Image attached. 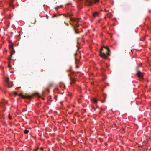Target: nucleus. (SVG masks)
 I'll return each instance as SVG.
<instances>
[{
  "instance_id": "nucleus-4",
  "label": "nucleus",
  "mask_w": 151,
  "mask_h": 151,
  "mask_svg": "<svg viewBox=\"0 0 151 151\" xmlns=\"http://www.w3.org/2000/svg\"><path fill=\"white\" fill-rule=\"evenodd\" d=\"M65 88V85L62 83H60L58 87V90H63Z\"/></svg>"
},
{
  "instance_id": "nucleus-15",
  "label": "nucleus",
  "mask_w": 151,
  "mask_h": 151,
  "mask_svg": "<svg viewBox=\"0 0 151 151\" xmlns=\"http://www.w3.org/2000/svg\"><path fill=\"white\" fill-rule=\"evenodd\" d=\"M79 26V24H76V27H78Z\"/></svg>"
},
{
  "instance_id": "nucleus-20",
  "label": "nucleus",
  "mask_w": 151,
  "mask_h": 151,
  "mask_svg": "<svg viewBox=\"0 0 151 151\" xmlns=\"http://www.w3.org/2000/svg\"><path fill=\"white\" fill-rule=\"evenodd\" d=\"M2 106V104H0V106Z\"/></svg>"
},
{
  "instance_id": "nucleus-7",
  "label": "nucleus",
  "mask_w": 151,
  "mask_h": 151,
  "mask_svg": "<svg viewBox=\"0 0 151 151\" xmlns=\"http://www.w3.org/2000/svg\"><path fill=\"white\" fill-rule=\"evenodd\" d=\"M76 81V80L75 79L72 78L70 79V83L71 85H72L74 84Z\"/></svg>"
},
{
  "instance_id": "nucleus-12",
  "label": "nucleus",
  "mask_w": 151,
  "mask_h": 151,
  "mask_svg": "<svg viewBox=\"0 0 151 151\" xmlns=\"http://www.w3.org/2000/svg\"><path fill=\"white\" fill-rule=\"evenodd\" d=\"M29 132V131L28 130L26 129L24 131V133L26 134L28 133Z\"/></svg>"
},
{
  "instance_id": "nucleus-6",
  "label": "nucleus",
  "mask_w": 151,
  "mask_h": 151,
  "mask_svg": "<svg viewBox=\"0 0 151 151\" xmlns=\"http://www.w3.org/2000/svg\"><path fill=\"white\" fill-rule=\"evenodd\" d=\"M99 12H96L93 13V15L94 17H96L98 16Z\"/></svg>"
},
{
  "instance_id": "nucleus-17",
  "label": "nucleus",
  "mask_w": 151,
  "mask_h": 151,
  "mask_svg": "<svg viewBox=\"0 0 151 151\" xmlns=\"http://www.w3.org/2000/svg\"><path fill=\"white\" fill-rule=\"evenodd\" d=\"M38 149H36L34 150V151H36L38 150Z\"/></svg>"
},
{
  "instance_id": "nucleus-8",
  "label": "nucleus",
  "mask_w": 151,
  "mask_h": 151,
  "mask_svg": "<svg viewBox=\"0 0 151 151\" xmlns=\"http://www.w3.org/2000/svg\"><path fill=\"white\" fill-rule=\"evenodd\" d=\"M91 101L92 102L96 104L97 102V100L96 98H94Z\"/></svg>"
},
{
  "instance_id": "nucleus-16",
  "label": "nucleus",
  "mask_w": 151,
  "mask_h": 151,
  "mask_svg": "<svg viewBox=\"0 0 151 151\" xmlns=\"http://www.w3.org/2000/svg\"><path fill=\"white\" fill-rule=\"evenodd\" d=\"M75 32L76 33H78V32L76 30H75Z\"/></svg>"
},
{
  "instance_id": "nucleus-3",
  "label": "nucleus",
  "mask_w": 151,
  "mask_h": 151,
  "mask_svg": "<svg viewBox=\"0 0 151 151\" xmlns=\"http://www.w3.org/2000/svg\"><path fill=\"white\" fill-rule=\"evenodd\" d=\"M4 80L6 83V85L8 87L10 88L13 86V84L12 83V82L10 81L9 77H6L4 79Z\"/></svg>"
},
{
  "instance_id": "nucleus-24",
  "label": "nucleus",
  "mask_w": 151,
  "mask_h": 151,
  "mask_svg": "<svg viewBox=\"0 0 151 151\" xmlns=\"http://www.w3.org/2000/svg\"><path fill=\"white\" fill-rule=\"evenodd\" d=\"M131 51H132V52L133 50H131Z\"/></svg>"
},
{
  "instance_id": "nucleus-14",
  "label": "nucleus",
  "mask_w": 151,
  "mask_h": 151,
  "mask_svg": "<svg viewBox=\"0 0 151 151\" xmlns=\"http://www.w3.org/2000/svg\"><path fill=\"white\" fill-rule=\"evenodd\" d=\"M9 119H12V117L10 115V114H9Z\"/></svg>"
},
{
  "instance_id": "nucleus-18",
  "label": "nucleus",
  "mask_w": 151,
  "mask_h": 151,
  "mask_svg": "<svg viewBox=\"0 0 151 151\" xmlns=\"http://www.w3.org/2000/svg\"><path fill=\"white\" fill-rule=\"evenodd\" d=\"M65 23L66 24L67 26H68V24L66 23H65Z\"/></svg>"
},
{
  "instance_id": "nucleus-11",
  "label": "nucleus",
  "mask_w": 151,
  "mask_h": 151,
  "mask_svg": "<svg viewBox=\"0 0 151 151\" xmlns=\"http://www.w3.org/2000/svg\"><path fill=\"white\" fill-rule=\"evenodd\" d=\"M19 96L22 98H24L26 97V96L23 95L22 93H21L19 94Z\"/></svg>"
},
{
  "instance_id": "nucleus-22",
  "label": "nucleus",
  "mask_w": 151,
  "mask_h": 151,
  "mask_svg": "<svg viewBox=\"0 0 151 151\" xmlns=\"http://www.w3.org/2000/svg\"><path fill=\"white\" fill-rule=\"evenodd\" d=\"M55 17V16H53L52 17Z\"/></svg>"
},
{
  "instance_id": "nucleus-19",
  "label": "nucleus",
  "mask_w": 151,
  "mask_h": 151,
  "mask_svg": "<svg viewBox=\"0 0 151 151\" xmlns=\"http://www.w3.org/2000/svg\"><path fill=\"white\" fill-rule=\"evenodd\" d=\"M9 67L10 68L11 67V66L9 65Z\"/></svg>"
},
{
  "instance_id": "nucleus-13",
  "label": "nucleus",
  "mask_w": 151,
  "mask_h": 151,
  "mask_svg": "<svg viewBox=\"0 0 151 151\" xmlns=\"http://www.w3.org/2000/svg\"><path fill=\"white\" fill-rule=\"evenodd\" d=\"M3 103L4 104H5L7 103V101L6 100H4L3 101Z\"/></svg>"
},
{
  "instance_id": "nucleus-21",
  "label": "nucleus",
  "mask_w": 151,
  "mask_h": 151,
  "mask_svg": "<svg viewBox=\"0 0 151 151\" xmlns=\"http://www.w3.org/2000/svg\"><path fill=\"white\" fill-rule=\"evenodd\" d=\"M58 7H56V9H58Z\"/></svg>"
},
{
  "instance_id": "nucleus-5",
  "label": "nucleus",
  "mask_w": 151,
  "mask_h": 151,
  "mask_svg": "<svg viewBox=\"0 0 151 151\" xmlns=\"http://www.w3.org/2000/svg\"><path fill=\"white\" fill-rule=\"evenodd\" d=\"M138 77L139 78H142L144 75L143 73L141 72L140 71H138L137 73Z\"/></svg>"
},
{
  "instance_id": "nucleus-26",
  "label": "nucleus",
  "mask_w": 151,
  "mask_h": 151,
  "mask_svg": "<svg viewBox=\"0 0 151 151\" xmlns=\"http://www.w3.org/2000/svg\"><path fill=\"white\" fill-rule=\"evenodd\" d=\"M79 1H82V0H79Z\"/></svg>"
},
{
  "instance_id": "nucleus-10",
  "label": "nucleus",
  "mask_w": 151,
  "mask_h": 151,
  "mask_svg": "<svg viewBox=\"0 0 151 151\" xmlns=\"http://www.w3.org/2000/svg\"><path fill=\"white\" fill-rule=\"evenodd\" d=\"M9 46L10 49H13V45L12 43H11L9 45Z\"/></svg>"
},
{
  "instance_id": "nucleus-2",
  "label": "nucleus",
  "mask_w": 151,
  "mask_h": 151,
  "mask_svg": "<svg viewBox=\"0 0 151 151\" xmlns=\"http://www.w3.org/2000/svg\"><path fill=\"white\" fill-rule=\"evenodd\" d=\"M99 1V0H85V4L88 6H91Z\"/></svg>"
},
{
  "instance_id": "nucleus-9",
  "label": "nucleus",
  "mask_w": 151,
  "mask_h": 151,
  "mask_svg": "<svg viewBox=\"0 0 151 151\" xmlns=\"http://www.w3.org/2000/svg\"><path fill=\"white\" fill-rule=\"evenodd\" d=\"M112 16V14L111 13H109L107 14V17L110 18Z\"/></svg>"
},
{
  "instance_id": "nucleus-25",
  "label": "nucleus",
  "mask_w": 151,
  "mask_h": 151,
  "mask_svg": "<svg viewBox=\"0 0 151 151\" xmlns=\"http://www.w3.org/2000/svg\"><path fill=\"white\" fill-rule=\"evenodd\" d=\"M65 17H67V16H65Z\"/></svg>"
},
{
  "instance_id": "nucleus-1",
  "label": "nucleus",
  "mask_w": 151,
  "mask_h": 151,
  "mask_svg": "<svg viewBox=\"0 0 151 151\" xmlns=\"http://www.w3.org/2000/svg\"><path fill=\"white\" fill-rule=\"evenodd\" d=\"M110 52L109 49L106 46H104L100 49L99 55L102 58L106 59L108 56L110 55Z\"/></svg>"
},
{
  "instance_id": "nucleus-23",
  "label": "nucleus",
  "mask_w": 151,
  "mask_h": 151,
  "mask_svg": "<svg viewBox=\"0 0 151 151\" xmlns=\"http://www.w3.org/2000/svg\"><path fill=\"white\" fill-rule=\"evenodd\" d=\"M131 51H132V52L133 50H131Z\"/></svg>"
}]
</instances>
